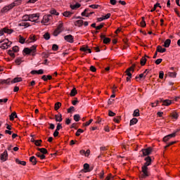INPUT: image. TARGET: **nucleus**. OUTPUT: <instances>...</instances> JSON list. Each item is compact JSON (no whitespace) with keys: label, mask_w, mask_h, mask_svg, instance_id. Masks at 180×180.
<instances>
[{"label":"nucleus","mask_w":180,"mask_h":180,"mask_svg":"<svg viewBox=\"0 0 180 180\" xmlns=\"http://www.w3.org/2000/svg\"><path fill=\"white\" fill-rule=\"evenodd\" d=\"M145 161L146 162L144 163V165L142 166V172L141 173V178L143 179H146V178L150 176V172H148V167L151 165L153 160H151V157L147 156L145 158Z\"/></svg>","instance_id":"obj_1"},{"label":"nucleus","mask_w":180,"mask_h":180,"mask_svg":"<svg viewBox=\"0 0 180 180\" xmlns=\"http://www.w3.org/2000/svg\"><path fill=\"white\" fill-rule=\"evenodd\" d=\"M37 46L33 45L31 48H25L23 49V53L27 55L32 54V56H36L34 53H36V49Z\"/></svg>","instance_id":"obj_2"},{"label":"nucleus","mask_w":180,"mask_h":180,"mask_svg":"<svg viewBox=\"0 0 180 180\" xmlns=\"http://www.w3.org/2000/svg\"><path fill=\"white\" fill-rule=\"evenodd\" d=\"M141 152L143 153L141 157H146V155H150L153 153V148L148 147V148L142 149Z\"/></svg>","instance_id":"obj_3"},{"label":"nucleus","mask_w":180,"mask_h":180,"mask_svg":"<svg viewBox=\"0 0 180 180\" xmlns=\"http://www.w3.org/2000/svg\"><path fill=\"white\" fill-rule=\"evenodd\" d=\"M30 22H35L36 23H39V18H40L39 13H34L30 14Z\"/></svg>","instance_id":"obj_4"},{"label":"nucleus","mask_w":180,"mask_h":180,"mask_svg":"<svg viewBox=\"0 0 180 180\" xmlns=\"http://www.w3.org/2000/svg\"><path fill=\"white\" fill-rule=\"evenodd\" d=\"M51 19H53V16L51 15H44L43 20H41V23H49Z\"/></svg>","instance_id":"obj_5"},{"label":"nucleus","mask_w":180,"mask_h":180,"mask_svg":"<svg viewBox=\"0 0 180 180\" xmlns=\"http://www.w3.org/2000/svg\"><path fill=\"white\" fill-rule=\"evenodd\" d=\"M176 136V132H174L173 134L167 135L163 138V141H165V143H167V141H168L169 139H172V137H175Z\"/></svg>","instance_id":"obj_6"},{"label":"nucleus","mask_w":180,"mask_h":180,"mask_svg":"<svg viewBox=\"0 0 180 180\" xmlns=\"http://www.w3.org/2000/svg\"><path fill=\"white\" fill-rule=\"evenodd\" d=\"M64 39L68 43H72L74 41V37L71 34H68L64 37Z\"/></svg>","instance_id":"obj_7"},{"label":"nucleus","mask_w":180,"mask_h":180,"mask_svg":"<svg viewBox=\"0 0 180 180\" xmlns=\"http://www.w3.org/2000/svg\"><path fill=\"white\" fill-rule=\"evenodd\" d=\"M91 169H89V164L88 163H85L84 165V169H82V171H80L81 172H91Z\"/></svg>","instance_id":"obj_8"},{"label":"nucleus","mask_w":180,"mask_h":180,"mask_svg":"<svg viewBox=\"0 0 180 180\" xmlns=\"http://www.w3.org/2000/svg\"><path fill=\"white\" fill-rule=\"evenodd\" d=\"M37 40L35 35L31 34L29 37V39L26 41V43H34Z\"/></svg>","instance_id":"obj_9"},{"label":"nucleus","mask_w":180,"mask_h":180,"mask_svg":"<svg viewBox=\"0 0 180 180\" xmlns=\"http://www.w3.org/2000/svg\"><path fill=\"white\" fill-rule=\"evenodd\" d=\"M1 161H6L8 160V151L5 150L3 153L1 154Z\"/></svg>","instance_id":"obj_10"},{"label":"nucleus","mask_w":180,"mask_h":180,"mask_svg":"<svg viewBox=\"0 0 180 180\" xmlns=\"http://www.w3.org/2000/svg\"><path fill=\"white\" fill-rule=\"evenodd\" d=\"M30 74H32V75H34V74H38L39 75H41L44 74V70H43V69H40L39 70H32L30 72Z\"/></svg>","instance_id":"obj_11"},{"label":"nucleus","mask_w":180,"mask_h":180,"mask_svg":"<svg viewBox=\"0 0 180 180\" xmlns=\"http://www.w3.org/2000/svg\"><path fill=\"white\" fill-rule=\"evenodd\" d=\"M101 39H103L104 44H109V43L111 41L110 38H108V37H105V35H103V34L101 35Z\"/></svg>","instance_id":"obj_12"},{"label":"nucleus","mask_w":180,"mask_h":180,"mask_svg":"<svg viewBox=\"0 0 180 180\" xmlns=\"http://www.w3.org/2000/svg\"><path fill=\"white\" fill-rule=\"evenodd\" d=\"M130 71H131L132 72H134V69H133V68H129L125 71V73H126V75H127L129 77L131 78V72H130Z\"/></svg>","instance_id":"obj_13"},{"label":"nucleus","mask_w":180,"mask_h":180,"mask_svg":"<svg viewBox=\"0 0 180 180\" xmlns=\"http://www.w3.org/2000/svg\"><path fill=\"white\" fill-rule=\"evenodd\" d=\"M55 120L56 122H63V115H61V113H59L58 115H56Z\"/></svg>","instance_id":"obj_14"},{"label":"nucleus","mask_w":180,"mask_h":180,"mask_svg":"<svg viewBox=\"0 0 180 180\" xmlns=\"http://www.w3.org/2000/svg\"><path fill=\"white\" fill-rule=\"evenodd\" d=\"M13 8L11 6V4L8 5V6H6L5 7H4L2 9H1V13H5V12H8V11H11V9H12Z\"/></svg>","instance_id":"obj_15"},{"label":"nucleus","mask_w":180,"mask_h":180,"mask_svg":"<svg viewBox=\"0 0 180 180\" xmlns=\"http://www.w3.org/2000/svg\"><path fill=\"white\" fill-rule=\"evenodd\" d=\"M156 50L158 53H165L167 51V49L162 48L161 46H158Z\"/></svg>","instance_id":"obj_16"},{"label":"nucleus","mask_w":180,"mask_h":180,"mask_svg":"<svg viewBox=\"0 0 180 180\" xmlns=\"http://www.w3.org/2000/svg\"><path fill=\"white\" fill-rule=\"evenodd\" d=\"M30 162H32V165H36L37 164V159H36V157L32 156L30 158Z\"/></svg>","instance_id":"obj_17"},{"label":"nucleus","mask_w":180,"mask_h":180,"mask_svg":"<svg viewBox=\"0 0 180 180\" xmlns=\"http://www.w3.org/2000/svg\"><path fill=\"white\" fill-rule=\"evenodd\" d=\"M75 26H77L78 27H81L84 25V20H79L75 21Z\"/></svg>","instance_id":"obj_18"},{"label":"nucleus","mask_w":180,"mask_h":180,"mask_svg":"<svg viewBox=\"0 0 180 180\" xmlns=\"http://www.w3.org/2000/svg\"><path fill=\"white\" fill-rule=\"evenodd\" d=\"M37 150H38V151H40V153H42V155H44V154H48V151H47V149L44 148H37Z\"/></svg>","instance_id":"obj_19"},{"label":"nucleus","mask_w":180,"mask_h":180,"mask_svg":"<svg viewBox=\"0 0 180 180\" xmlns=\"http://www.w3.org/2000/svg\"><path fill=\"white\" fill-rule=\"evenodd\" d=\"M20 2L21 1L20 0H16L13 3H12L11 5V8H13L14 6H18L19 5H20Z\"/></svg>","instance_id":"obj_20"},{"label":"nucleus","mask_w":180,"mask_h":180,"mask_svg":"<svg viewBox=\"0 0 180 180\" xmlns=\"http://www.w3.org/2000/svg\"><path fill=\"white\" fill-rule=\"evenodd\" d=\"M170 44H171V39H168L165 40L163 46L166 48H168L169 47Z\"/></svg>","instance_id":"obj_21"},{"label":"nucleus","mask_w":180,"mask_h":180,"mask_svg":"<svg viewBox=\"0 0 180 180\" xmlns=\"http://www.w3.org/2000/svg\"><path fill=\"white\" fill-rule=\"evenodd\" d=\"M22 82V77H15L11 81V84H16V82Z\"/></svg>","instance_id":"obj_22"},{"label":"nucleus","mask_w":180,"mask_h":180,"mask_svg":"<svg viewBox=\"0 0 180 180\" xmlns=\"http://www.w3.org/2000/svg\"><path fill=\"white\" fill-rule=\"evenodd\" d=\"M9 117H10V120L13 121L15 120V117H18V115H16L15 112H13V113L11 114Z\"/></svg>","instance_id":"obj_23"},{"label":"nucleus","mask_w":180,"mask_h":180,"mask_svg":"<svg viewBox=\"0 0 180 180\" xmlns=\"http://www.w3.org/2000/svg\"><path fill=\"white\" fill-rule=\"evenodd\" d=\"M1 84H6V85H9L11 84V79H1L0 82Z\"/></svg>","instance_id":"obj_24"},{"label":"nucleus","mask_w":180,"mask_h":180,"mask_svg":"<svg viewBox=\"0 0 180 180\" xmlns=\"http://www.w3.org/2000/svg\"><path fill=\"white\" fill-rule=\"evenodd\" d=\"M139 116H140V110L139 109H136L134 111L133 117H139Z\"/></svg>","instance_id":"obj_25"},{"label":"nucleus","mask_w":180,"mask_h":180,"mask_svg":"<svg viewBox=\"0 0 180 180\" xmlns=\"http://www.w3.org/2000/svg\"><path fill=\"white\" fill-rule=\"evenodd\" d=\"M137 122H139V120H137V118H133L132 120H130L129 125L134 126V124H136Z\"/></svg>","instance_id":"obj_26"},{"label":"nucleus","mask_w":180,"mask_h":180,"mask_svg":"<svg viewBox=\"0 0 180 180\" xmlns=\"http://www.w3.org/2000/svg\"><path fill=\"white\" fill-rule=\"evenodd\" d=\"M171 103H172V101H171V100H165L163 101L162 105H164V106H169Z\"/></svg>","instance_id":"obj_27"},{"label":"nucleus","mask_w":180,"mask_h":180,"mask_svg":"<svg viewBox=\"0 0 180 180\" xmlns=\"http://www.w3.org/2000/svg\"><path fill=\"white\" fill-rule=\"evenodd\" d=\"M19 43H20L21 44H25V43H26V39H25L21 35H20L19 36Z\"/></svg>","instance_id":"obj_28"},{"label":"nucleus","mask_w":180,"mask_h":180,"mask_svg":"<svg viewBox=\"0 0 180 180\" xmlns=\"http://www.w3.org/2000/svg\"><path fill=\"white\" fill-rule=\"evenodd\" d=\"M77 94H78V92L77 91V89L73 88V89L71 90L70 95V96H75V95H76Z\"/></svg>","instance_id":"obj_29"},{"label":"nucleus","mask_w":180,"mask_h":180,"mask_svg":"<svg viewBox=\"0 0 180 180\" xmlns=\"http://www.w3.org/2000/svg\"><path fill=\"white\" fill-rule=\"evenodd\" d=\"M4 33H7L8 34H11L13 33V30L4 27Z\"/></svg>","instance_id":"obj_30"},{"label":"nucleus","mask_w":180,"mask_h":180,"mask_svg":"<svg viewBox=\"0 0 180 180\" xmlns=\"http://www.w3.org/2000/svg\"><path fill=\"white\" fill-rule=\"evenodd\" d=\"M63 16H65V18H70L71 15H72V13L70 11H65L64 13H63Z\"/></svg>","instance_id":"obj_31"},{"label":"nucleus","mask_w":180,"mask_h":180,"mask_svg":"<svg viewBox=\"0 0 180 180\" xmlns=\"http://www.w3.org/2000/svg\"><path fill=\"white\" fill-rule=\"evenodd\" d=\"M22 19H23L24 22H27V20H29L30 22V14L24 15L22 17Z\"/></svg>","instance_id":"obj_32"},{"label":"nucleus","mask_w":180,"mask_h":180,"mask_svg":"<svg viewBox=\"0 0 180 180\" xmlns=\"http://www.w3.org/2000/svg\"><path fill=\"white\" fill-rule=\"evenodd\" d=\"M147 63V58L146 57H142V58L141 59V65H146V63Z\"/></svg>","instance_id":"obj_33"},{"label":"nucleus","mask_w":180,"mask_h":180,"mask_svg":"<svg viewBox=\"0 0 180 180\" xmlns=\"http://www.w3.org/2000/svg\"><path fill=\"white\" fill-rule=\"evenodd\" d=\"M15 162H16L17 164H20V165H23V166L26 165V162H25V161H21V160H20L19 159H16V160H15Z\"/></svg>","instance_id":"obj_34"},{"label":"nucleus","mask_w":180,"mask_h":180,"mask_svg":"<svg viewBox=\"0 0 180 180\" xmlns=\"http://www.w3.org/2000/svg\"><path fill=\"white\" fill-rule=\"evenodd\" d=\"M141 26L142 27H146V26H147V25L146 24V18L144 17H142V20L141 22Z\"/></svg>","instance_id":"obj_35"},{"label":"nucleus","mask_w":180,"mask_h":180,"mask_svg":"<svg viewBox=\"0 0 180 180\" xmlns=\"http://www.w3.org/2000/svg\"><path fill=\"white\" fill-rule=\"evenodd\" d=\"M9 47V45L6 43V41H4V43L1 45V49L3 50H5Z\"/></svg>","instance_id":"obj_36"},{"label":"nucleus","mask_w":180,"mask_h":180,"mask_svg":"<svg viewBox=\"0 0 180 180\" xmlns=\"http://www.w3.org/2000/svg\"><path fill=\"white\" fill-rule=\"evenodd\" d=\"M19 25L20 26H24V27H29V26H30V24H29V22H22Z\"/></svg>","instance_id":"obj_37"},{"label":"nucleus","mask_w":180,"mask_h":180,"mask_svg":"<svg viewBox=\"0 0 180 180\" xmlns=\"http://www.w3.org/2000/svg\"><path fill=\"white\" fill-rule=\"evenodd\" d=\"M36 155H37V157H38V158H40L41 160H44V158H46V155H41V154H40V153H39V152L36 153Z\"/></svg>","instance_id":"obj_38"},{"label":"nucleus","mask_w":180,"mask_h":180,"mask_svg":"<svg viewBox=\"0 0 180 180\" xmlns=\"http://www.w3.org/2000/svg\"><path fill=\"white\" fill-rule=\"evenodd\" d=\"M147 75H144V73H141L139 75V76L136 77V79H141V78H146Z\"/></svg>","instance_id":"obj_39"},{"label":"nucleus","mask_w":180,"mask_h":180,"mask_svg":"<svg viewBox=\"0 0 180 180\" xmlns=\"http://www.w3.org/2000/svg\"><path fill=\"white\" fill-rule=\"evenodd\" d=\"M59 108H61V103L57 102L55 103L54 109L55 110H58Z\"/></svg>","instance_id":"obj_40"},{"label":"nucleus","mask_w":180,"mask_h":180,"mask_svg":"<svg viewBox=\"0 0 180 180\" xmlns=\"http://www.w3.org/2000/svg\"><path fill=\"white\" fill-rule=\"evenodd\" d=\"M81 6V4H78V3H77L75 5H71L70 6V8H71V9H77V8H79Z\"/></svg>","instance_id":"obj_41"},{"label":"nucleus","mask_w":180,"mask_h":180,"mask_svg":"<svg viewBox=\"0 0 180 180\" xmlns=\"http://www.w3.org/2000/svg\"><path fill=\"white\" fill-rule=\"evenodd\" d=\"M44 39H45V40H50V34L49 32H46L44 34Z\"/></svg>","instance_id":"obj_42"},{"label":"nucleus","mask_w":180,"mask_h":180,"mask_svg":"<svg viewBox=\"0 0 180 180\" xmlns=\"http://www.w3.org/2000/svg\"><path fill=\"white\" fill-rule=\"evenodd\" d=\"M83 131H84V129H77L75 134L77 137H79V136H81V133H82Z\"/></svg>","instance_id":"obj_43"},{"label":"nucleus","mask_w":180,"mask_h":180,"mask_svg":"<svg viewBox=\"0 0 180 180\" xmlns=\"http://www.w3.org/2000/svg\"><path fill=\"white\" fill-rule=\"evenodd\" d=\"M73 117H74V120H75V122H79L80 116L79 114L75 115Z\"/></svg>","instance_id":"obj_44"},{"label":"nucleus","mask_w":180,"mask_h":180,"mask_svg":"<svg viewBox=\"0 0 180 180\" xmlns=\"http://www.w3.org/2000/svg\"><path fill=\"white\" fill-rule=\"evenodd\" d=\"M41 141H42L41 139L35 141V146H37V147H41V143H41Z\"/></svg>","instance_id":"obj_45"},{"label":"nucleus","mask_w":180,"mask_h":180,"mask_svg":"<svg viewBox=\"0 0 180 180\" xmlns=\"http://www.w3.org/2000/svg\"><path fill=\"white\" fill-rule=\"evenodd\" d=\"M15 64H18V65H20V64H22V58H18L15 60Z\"/></svg>","instance_id":"obj_46"},{"label":"nucleus","mask_w":180,"mask_h":180,"mask_svg":"<svg viewBox=\"0 0 180 180\" xmlns=\"http://www.w3.org/2000/svg\"><path fill=\"white\" fill-rule=\"evenodd\" d=\"M168 75H169V77H171V78L176 77V73H175V72H169Z\"/></svg>","instance_id":"obj_47"},{"label":"nucleus","mask_w":180,"mask_h":180,"mask_svg":"<svg viewBox=\"0 0 180 180\" xmlns=\"http://www.w3.org/2000/svg\"><path fill=\"white\" fill-rule=\"evenodd\" d=\"M75 100L72 101V104L74 106H76L77 103H79V101H78V98H75Z\"/></svg>","instance_id":"obj_48"},{"label":"nucleus","mask_w":180,"mask_h":180,"mask_svg":"<svg viewBox=\"0 0 180 180\" xmlns=\"http://www.w3.org/2000/svg\"><path fill=\"white\" fill-rule=\"evenodd\" d=\"M50 13L51 15H56V16H58V13H57V11L56 9L51 10Z\"/></svg>","instance_id":"obj_49"},{"label":"nucleus","mask_w":180,"mask_h":180,"mask_svg":"<svg viewBox=\"0 0 180 180\" xmlns=\"http://www.w3.org/2000/svg\"><path fill=\"white\" fill-rule=\"evenodd\" d=\"M108 116H110V117H113V116H116V113L113 112L112 110H108Z\"/></svg>","instance_id":"obj_50"},{"label":"nucleus","mask_w":180,"mask_h":180,"mask_svg":"<svg viewBox=\"0 0 180 180\" xmlns=\"http://www.w3.org/2000/svg\"><path fill=\"white\" fill-rule=\"evenodd\" d=\"M99 6H100L98 4H91L89 6V8H92L93 9H98Z\"/></svg>","instance_id":"obj_51"},{"label":"nucleus","mask_w":180,"mask_h":180,"mask_svg":"<svg viewBox=\"0 0 180 180\" xmlns=\"http://www.w3.org/2000/svg\"><path fill=\"white\" fill-rule=\"evenodd\" d=\"M161 63H162V58L157 59L155 61V63L156 64V65H160V64H161Z\"/></svg>","instance_id":"obj_52"},{"label":"nucleus","mask_w":180,"mask_h":180,"mask_svg":"<svg viewBox=\"0 0 180 180\" xmlns=\"http://www.w3.org/2000/svg\"><path fill=\"white\" fill-rule=\"evenodd\" d=\"M52 50L53 51H57V50H58V45L57 44H53L52 46Z\"/></svg>","instance_id":"obj_53"},{"label":"nucleus","mask_w":180,"mask_h":180,"mask_svg":"<svg viewBox=\"0 0 180 180\" xmlns=\"http://www.w3.org/2000/svg\"><path fill=\"white\" fill-rule=\"evenodd\" d=\"M87 12H89V8H86L84 12L82 13V16H86Z\"/></svg>","instance_id":"obj_54"},{"label":"nucleus","mask_w":180,"mask_h":180,"mask_svg":"<svg viewBox=\"0 0 180 180\" xmlns=\"http://www.w3.org/2000/svg\"><path fill=\"white\" fill-rule=\"evenodd\" d=\"M91 122H94L93 119L89 120V122H86V123L83 124V126H89L91 123Z\"/></svg>","instance_id":"obj_55"},{"label":"nucleus","mask_w":180,"mask_h":180,"mask_svg":"<svg viewBox=\"0 0 180 180\" xmlns=\"http://www.w3.org/2000/svg\"><path fill=\"white\" fill-rule=\"evenodd\" d=\"M159 78L160 79H162L164 78V72L163 71H160V72H159Z\"/></svg>","instance_id":"obj_56"},{"label":"nucleus","mask_w":180,"mask_h":180,"mask_svg":"<svg viewBox=\"0 0 180 180\" xmlns=\"http://www.w3.org/2000/svg\"><path fill=\"white\" fill-rule=\"evenodd\" d=\"M60 33H61L60 31L56 29V30H55V31L53 32V35H54V36H58V35L60 34Z\"/></svg>","instance_id":"obj_57"},{"label":"nucleus","mask_w":180,"mask_h":180,"mask_svg":"<svg viewBox=\"0 0 180 180\" xmlns=\"http://www.w3.org/2000/svg\"><path fill=\"white\" fill-rule=\"evenodd\" d=\"M8 53L9 54L10 56L12 57V58H15V53L11 50L8 51Z\"/></svg>","instance_id":"obj_58"},{"label":"nucleus","mask_w":180,"mask_h":180,"mask_svg":"<svg viewBox=\"0 0 180 180\" xmlns=\"http://www.w3.org/2000/svg\"><path fill=\"white\" fill-rule=\"evenodd\" d=\"M60 129H63V125H62L61 124L58 123V124H57V127H56V130H57L58 131H59V130H60Z\"/></svg>","instance_id":"obj_59"},{"label":"nucleus","mask_w":180,"mask_h":180,"mask_svg":"<svg viewBox=\"0 0 180 180\" xmlns=\"http://www.w3.org/2000/svg\"><path fill=\"white\" fill-rule=\"evenodd\" d=\"M81 51H84V53H86L88 50V46H83L80 49Z\"/></svg>","instance_id":"obj_60"},{"label":"nucleus","mask_w":180,"mask_h":180,"mask_svg":"<svg viewBox=\"0 0 180 180\" xmlns=\"http://www.w3.org/2000/svg\"><path fill=\"white\" fill-rule=\"evenodd\" d=\"M175 141H172V142H169V143H167V146H165V148L169 147L170 146H173V144H175Z\"/></svg>","instance_id":"obj_61"},{"label":"nucleus","mask_w":180,"mask_h":180,"mask_svg":"<svg viewBox=\"0 0 180 180\" xmlns=\"http://www.w3.org/2000/svg\"><path fill=\"white\" fill-rule=\"evenodd\" d=\"M104 25H105L104 23H101L100 25L97 26L96 27V30H101V29H102V27H103Z\"/></svg>","instance_id":"obj_62"},{"label":"nucleus","mask_w":180,"mask_h":180,"mask_svg":"<svg viewBox=\"0 0 180 180\" xmlns=\"http://www.w3.org/2000/svg\"><path fill=\"white\" fill-rule=\"evenodd\" d=\"M56 29L58 30L59 32L60 31L61 33V32H63V24H60Z\"/></svg>","instance_id":"obj_63"},{"label":"nucleus","mask_w":180,"mask_h":180,"mask_svg":"<svg viewBox=\"0 0 180 180\" xmlns=\"http://www.w3.org/2000/svg\"><path fill=\"white\" fill-rule=\"evenodd\" d=\"M172 117H173L174 119H178V113H176V112H173V113L172 114Z\"/></svg>","instance_id":"obj_64"}]
</instances>
